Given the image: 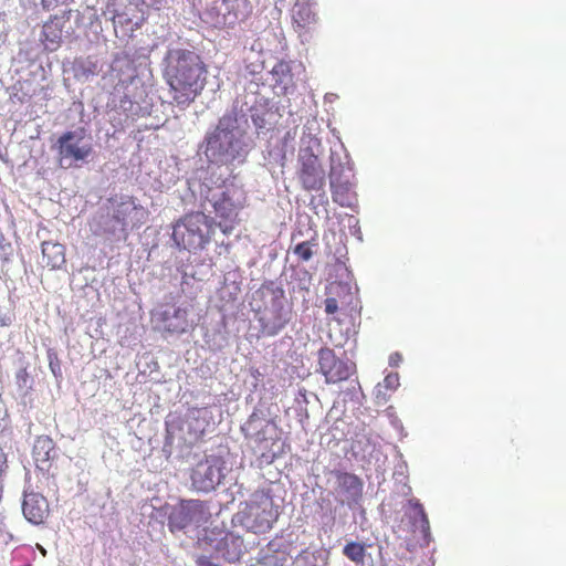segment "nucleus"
<instances>
[{
	"label": "nucleus",
	"mask_w": 566,
	"mask_h": 566,
	"mask_svg": "<svg viewBox=\"0 0 566 566\" xmlns=\"http://www.w3.org/2000/svg\"><path fill=\"white\" fill-rule=\"evenodd\" d=\"M221 460L218 458H206L198 462L191 472L192 486L198 492H210L220 484L222 479Z\"/></svg>",
	"instance_id": "11"
},
{
	"label": "nucleus",
	"mask_w": 566,
	"mask_h": 566,
	"mask_svg": "<svg viewBox=\"0 0 566 566\" xmlns=\"http://www.w3.org/2000/svg\"><path fill=\"white\" fill-rule=\"evenodd\" d=\"M153 321L156 324V328L163 333L182 334L189 325L188 310L186 307L163 304L153 314Z\"/></svg>",
	"instance_id": "10"
},
{
	"label": "nucleus",
	"mask_w": 566,
	"mask_h": 566,
	"mask_svg": "<svg viewBox=\"0 0 566 566\" xmlns=\"http://www.w3.org/2000/svg\"><path fill=\"white\" fill-rule=\"evenodd\" d=\"M242 142L234 129L224 127L221 119L216 129L208 135L205 154L210 161L229 164L241 156Z\"/></svg>",
	"instance_id": "6"
},
{
	"label": "nucleus",
	"mask_w": 566,
	"mask_h": 566,
	"mask_svg": "<svg viewBox=\"0 0 566 566\" xmlns=\"http://www.w3.org/2000/svg\"><path fill=\"white\" fill-rule=\"evenodd\" d=\"M317 245L315 240L304 241L296 244L293 249L294 254L298 258V260L305 262L308 261L313 256L312 248Z\"/></svg>",
	"instance_id": "24"
},
{
	"label": "nucleus",
	"mask_w": 566,
	"mask_h": 566,
	"mask_svg": "<svg viewBox=\"0 0 566 566\" xmlns=\"http://www.w3.org/2000/svg\"><path fill=\"white\" fill-rule=\"evenodd\" d=\"M66 262L65 247L59 242L44 241L42 243V263L44 266L56 270Z\"/></svg>",
	"instance_id": "18"
},
{
	"label": "nucleus",
	"mask_w": 566,
	"mask_h": 566,
	"mask_svg": "<svg viewBox=\"0 0 566 566\" xmlns=\"http://www.w3.org/2000/svg\"><path fill=\"white\" fill-rule=\"evenodd\" d=\"M43 36L45 41L57 44L62 36V30L54 23H45L43 25Z\"/></svg>",
	"instance_id": "25"
},
{
	"label": "nucleus",
	"mask_w": 566,
	"mask_h": 566,
	"mask_svg": "<svg viewBox=\"0 0 566 566\" xmlns=\"http://www.w3.org/2000/svg\"><path fill=\"white\" fill-rule=\"evenodd\" d=\"M277 517V506L273 497L264 491L254 492L250 502L238 514L240 524L254 534L270 531Z\"/></svg>",
	"instance_id": "5"
},
{
	"label": "nucleus",
	"mask_w": 566,
	"mask_h": 566,
	"mask_svg": "<svg viewBox=\"0 0 566 566\" xmlns=\"http://www.w3.org/2000/svg\"><path fill=\"white\" fill-rule=\"evenodd\" d=\"M315 0H295L291 10L293 29L300 34L307 33L318 21L314 11Z\"/></svg>",
	"instance_id": "14"
},
{
	"label": "nucleus",
	"mask_w": 566,
	"mask_h": 566,
	"mask_svg": "<svg viewBox=\"0 0 566 566\" xmlns=\"http://www.w3.org/2000/svg\"><path fill=\"white\" fill-rule=\"evenodd\" d=\"M8 469L7 454L0 448V492L2 491V476Z\"/></svg>",
	"instance_id": "27"
},
{
	"label": "nucleus",
	"mask_w": 566,
	"mask_h": 566,
	"mask_svg": "<svg viewBox=\"0 0 566 566\" xmlns=\"http://www.w3.org/2000/svg\"><path fill=\"white\" fill-rule=\"evenodd\" d=\"M329 185L333 200L340 206H349V185L347 181H339V179L335 177L334 168H332L329 174Z\"/></svg>",
	"instance_id": "21"
},
{
	"label": "nucleus",
	"mask_w": 566,
	"mask_h": 566,
	"mask_svg": "<svg viewBox=\"0 0 566 566\" xmlns=\"http://www.w3.org/2000/svg\"><path fill=\"white\" fill-rule=\"evenodd\" d=\"M24 517L34 525L44 523L50 514L49 502L45 496L38 492L24 493L22 503Z\"/></svg>",
	"instance_id": "15"
},
{
	"label": "nucleus",
	"mask_w": 566,
	"mask_h": 566,
	"mask_svg": "<svg viewBox=\"0 0 566 566\" xmlns=\"http://www.w3.org/2000/svg\"><path fill=\"white\" fill-rule=\"evenodd\" d=\"M32 457L35 465L41 471H49L53 459L56 457L55 442L49 436H39L34 440Z\"/></svg>",
	"instance_id": "17"
},
{
	"label": "nucleus",
	"mask_w": 566,
	"mask_h": 566,
	"mask_svg": "<svg viewBox=\"0 0 566 566\" xmlns=\"http://www.w3.org/2000/svg\"><path fill=\"white\" fill-rule=\"evenodd\" d=\"M338 310L337 300L334 297H328L325 300V312L327 314H334Z\"/></svg>",
	"instance_id": "28"
},
{
	"label": "nucleus",
	"mask_w": 566,
	"mask_h": 566,
	"mask_svg": "<svg viewBox=\"0 0 566 566\" xmlns=\"http://www.w3.org/2000/svg\"><path fill=\"white\" fill-rule=\"evenodd\" d=\"M214 233V221L203 212H190L172 227V240L178 248L188 251L202 250Z\"/></svg>",
	"instance_id": "4"
},
{
	"label": "nucleus",
	"mask_w": 566,
	"mask_h": 566,
	"mask_svg": "<svg viewBox=\"0 0 566 566\" xmlns=\"http://www.w3.org/2000/svg\"><path fill=\"white\" fill-rule=\"evenodd\" d=\"M300 169L298 179L307 191H319L325 186V170L318 157L306 149L298 156Z\"/></svg>",
	"instance_id": "9"
},
{
	"label": "nucleus",
	"mask_w": 566,
	"mask_h": 566,
	"mask_svg": "<svg viewBox=\"0 0 566 566\" xmlns=\"http://www.w3.org/2000/svg\"><path fill=\"white\" fill-rule=\"evenodd\" d=\"M251 375H252L255 379H258V378L260 377V375H261V374H260L259 369L254 368V369H252V370H251Z\"/></svg>",
	"instance_id": "31"
},
{
	"label": "nucleus",
	"mask_w": 566,
	"mask_h": 566,
	"mask_svg": "<svg viewBox=\"0 0 566 566\" xmlns=\"http://www.w3.org/2000/svg\"><path fill=\"white\" fill-rule=\"evenodd\" d=\"M59 164L63 168L78 166L93 154V146L84 142L83 129L67 130L56 142Z\"/></svg>",
	"instance_id": "7"
},
{
	"label": "nucleus",
	"mask_w": 566,
	"mask_h": 566,
	"mask_svg": "<svg viewBox=\"0 0 566 566\" xmlns=\"http://www.w3.org/2000/svg\"><path fill=\"white\" fill-rule=\"evenodd\" d=\"M203 503L199 500L181 501L168 517V526L171 532L180 531L190 525L198 515L203 512Z\"/></svg>",
	"instance_id": "13"
},
{
	"label": "nucleus",
	"mask_w": 566,
	"mask_h": 566,
	"mask_svg": "<svg viewBox=\"0 0 566 566\" xmlns=\"http://www.w3.org/2000/svg\"><path fill=\"white\" fill-rule=\"evenodd\" d=\"M272 81L275 86H280L284 92L293 84L292 69L289 62L279 61L271 70Z\"/></svg>",
	"instance_id": "19"
},
{
	"label": "nucleus",
	"mask_w": 566,
	"mask_h": 566,
	"mask_svg": "<svg viewBox=\"0 0 566 566\" xmlns=\"http://www.w3.org/2000/svg\"><path fill=\"white\" fill-rule=\"evenodd\" d=\"M207 200L214 213V224L224 234H230L239 226L240 211L245 207L247 196L234 184H223L221 187L210 189Z\"/></svg>",
	"instance_id": "2"
},
{
	"label": "nucleus",
	"mask_w": 566,
	"mask_h": 566,
	"mask_svg": "<svg viewBox=\"0 0 566 566\" xmlns=\"http://www.w3.org/2000/svg\"><path fill=\"white\" fill-rule=\"evenodd\" d=\"M318 367L327 384L347 380L356 373L355 363L338 358L334 350L328 347L318 350Z\"/></svg>",
	"instance_id": "8"
},
{
	"label": "nucleus",
	"mask_w": 566,
	"mask_h": 566,
	"mask_svg": "<svg viewBox=\"0 0 566 566\" xmlns=\"http://www.w3.org/2000/svg\"><path fill=\"white\" fill-rule=\"evenodd\" d=\"M282 298L274 297L271 305L258 311L261 333L265 336L276 335L289 322V313L284 310Z\"/></svg>",
	"instance_id": "12"
},
{
	"label": "nucleus",
	"mask_w": 566,
	"mask_h": 566,
	"mask_svg": "<svg viewBox=\"0 0 566 566\" xmlns=\"http://www.w3.org/2000/svg\"><path fill=\"white\" fill-rule=\"evenodd\" d=\"M343 554L356 564H363L366 556V547L361 543L349 542L343 548Z\"/></svg>",
	"instance_id": "22"
},
{
	"label": "nucleus",
	"mask_w": 566,
	"mask_h": 566,
	"mask_svg": "<svg viewBox=\"0 0 566 566\" xmlns=\"http://www.w3.org/2000/svg\"><path fill=\"white\" fill-rule=\"evenodd\" d=\"M399 375L398 373H390L384 379V386L386 389L395 390L399 387Z\"/></svg>",
	"instance_id": "26"
},
{
	"label": "nucleus",
	"mask_w": 566,
	"mask_h": 566,
	"mask_svg": "<svg viewBox=\"0 0 566 566\" xmlns=\"http://www.w3.org/2000/svg\"><path fill=\"white\" fill-rule=\"evenodd\" d=\"M395 358H400V355L398 353L390 356V364L392 365L395 363Z\"/></svg>",
	"instance_id": "32"
},
{
	"label": "nucleus",
	"mask_w": 566,
	"mask_h": 566,
	"mask_svg": "<svg viewBox=\"0 0 566 566\" xmlns=\"http://www.w3.org/2000/svg\"><path fill=\"white\" fill-rule=\"evenodd\" d=\"M410 505L412 506L415 511V517H413V525L419 524L421 531L426 535L429 532V518L424 512V509L422 504H420L418 501L412 502L410 501Z\"/></svg>",
	"instance_id": "23"
},
{
	"label": "nucleus",
	"mask_w": 566,
	"mask_h": 566,
	"mask_svg": "<svg viewBox=\"0 0 566 566\" xmlns=\"http://www.w3.org/2000/svg\"><path fill=\"white\" fill-rule=\"evenodd\" d=\"M196 566H221L220 564L213 563L210 557L200 555L196 558Z\"/></svg>",
	"instance_id": "29"
},
{
	"label": "nucleus",
	"mask_w": 566,
	"mask_h": 566,
	"mask_svg": "<svg viewBox=\"0 0 566 566\" xmlns=\"http://www.w3.org/2000/svg\"><path fill=\"white\" fill-rule=\"evenodd\" d=\"M200 20L217 29L233 27L251 11L249 0H187Z\"/></svg>",
	"instance_id": "3"
},
{
	"label": "nucleus",
	"mask_w": 566,
	"mask_h": 566,
	"mask_svg": "<svg viewBox=\"0 0 566 566\" xmlns=\"http://www.w3.org/2000/svg\"><path fill=\"white\" fill-rule=\"evenodd\" d=\"M337 483L339 491L350 497H355L361 493L363 483L355 474L339 472L337 473Z\"/></svg>",
	"instance_id": "20"
},
{
	"label": "nucleus",
	"mask_w": 566,
	"mask_h": 566,
	"mask_svg": "<svg viewBox=\"0 0 566 566\" xmlns=\"http://www.w3.org/2000/svg\"><path fill=\"white\" fill-rule=\"evenodd\" d=\"M113 218L116 219L118 222H120L123 228L126 227V223L123 220H120V218L117 214H115Z\"/></svg>",
	"instance_id": "33"
},
{
	"label": "nucleus",
	"mask_w": 566,
	"mask_h": 566,
	"mask_svg": "<svg viewBox=\"0 0 566 566\" xmlns=\"http://www.w3.org/2000/svg\"><path fill=\"white\" fill-rule=\"evenodd\" d=\"M216 551L224 562L229 564L239 563L244 555V541L239 535L230 532L226 533L217 543Z\"/></svg>",
	"instance_id": "16"
},
{
	"label": "nucleus",
	"mask_w": 566,
	"mask_h": 566,
	"mask_svg": "<svg viewBox=\"0 0 566 566\" xmlns=\"http://www.w3.org/2000/svg\"><path fill=\"white\" fill-rule=\"evenodd\" d=\"M165 78L177 106H189L203 91L207 67L201 56L186 49L169 51Z\"/></svg>",
	"instance_id": "1"
},
{
	"label": "nucleus",
	"mask_w": 566,
	"mask_h": 566,
	"mask_svg": "<svg viewBox=\"0 0 566 566\" xmlns=\"http://www.w3.org/2000/svg\"><path fill=\"white\" fill-rule=\"evenodd\" d=\"M143 2L148 7L159 9L166 2V0H143Z\"/></svg>",
	"instance_id": "30"
}]
</instances>
